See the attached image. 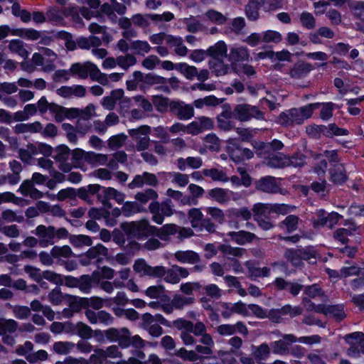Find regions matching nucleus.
<instances>
[{
	"label": "nucleus",
	"instance_id": "f257e3e1",
	"mask_svg": "<svg viewBox=\"0 0 364 364\" xmlns=\"http://www.w3.org/2000/svg\"><path fill=\"white\" fill-rule=\"evenodd\" d=\"M119 228L126 234L127 239H136L138 241L148 239L154 234V231L157 230V227L150 225L149 221L146 218L122 222Z\"/></svg>",
	"mask_w": 364,
	"mask_h": 364
},
{
	"label": "nucleus",
	"instance_id": "f03ea898",
	"mask_svg": "<svg viewBox=\"0 0 364 364\" xmlns=\"http://www.w3.org/2000/svg\"><path fill=\"white\" fill-rule=\"evenodd\" d=\"M318 103L309 104L300 109H291L281 113L277 119V123L282 126L289 127L294 124H301L305 119L312 115L313 111L318 108Z\"/></svg>",
	"mask_w": 364,
	"mask_h": 364
},
{
	"label": "nucleus",
	"instance_id": "7ed1b4c3",
	"mask_svg": "<svg viewBox=\"0 0 364 364\" xmlns=\"http://www.w3.org/2000/svg\"><path fill=\"white\" fill-rule=\"evenodd\" d=\"M35 234L40 238V245L43 247L48 245H53V239L56 237L58 239H65L69 235L68 230L65 228H60L56 230L53 226L46 227L43 225H39L36 227Z\"/></svg>",
	"mask_w": 364,
	"mask_h": 364
},
{
	"label": "nucleus",
	"instance_id": "20e7f679",
	"mask_svg": "<svg viewBox=\"0 0 364 364\" xmlns=\"http://www.w3.org/2000/svg\"><path fill=\"white\" fill-rule=\"evenodd\" d=\"M158 181H166L170 182H188V176L176 172L159 173L157 176L149 173L137 175L132 182H157Z\"/></svg>",
	"mask_w": 364,
	"mask_h": 364
},
{
	"label": "nucleus",
	"instance_id": "39448f33",
	"mask_svg": "<svg viewBox=\"0 0 364 364\" xmlns=\"http://www.w3.org/2000/svg\"><path fill=\"white\" fill-rule=\"evenodd\" d=\"M234 118L241 121L247 122L253 118L257 119H264L263 112L255 106L242 104L237 105L232 112Z\"/></svg>",
	"mask_w": 364,
	"mask_h": 364
},
{
	"label": "nucleus",
	"instance_id": "423d86ee",
	"mask_svg": "<svg viewBox=\"0 0 364 364\" xmlns=\"http://www.w3.org/2000/svg\"><path fill=\"white\" fill-rule=\"evenodd\" d=\"M70 71V73L81 79H85L88 76L92 78L93 75L98 73V67L89 61L83 63H76L71 65Z\"/></svg>",
	"mask_w": 364,
	"mask_h": 364
},
{
	"label": "nucleus",
	"instance_id": "0eeeda50",
	"mask_svg": "<svg viewBox=\"0 0 364 364\" xmlns=\"http://www.w3.org/2000/svg\"><path fill=\"white\" fill-rule=\"evenodd\" d=\"M227 151L235 161L250 159L253 156V153L250 149L240 148L234 139L228 141Z\"/></svg>",
	"mask_w": 364,
	"mask_h": 364
},
{
	"label": "nucleus",
	"instance_id": "6e6552de",
	"mask_svg": "<svg viewBox=\"0 0 364 364\" xmlns=\"http://www.w3.org/2000/svg\"><path fill=\"white\" fill-rule=\"evenodd\" d=\"M213 127V122L206 117L197 118L186 126V132L191 135H197Z\"/></svg>",
	"mask_w": 364,
	"mask_h": 364
},
{
	"label": "nucleus",
	"instance_id": "1a4fd4ad",
	"mask_svg": "<svg viewBox=\"0 0 364 364\" xmlns=\"http://www.w3.org/2000/svg\"><path fill=\"white\" fill-rule=\"evenodd\" d=\"M122 330L125 332L126 336L122 338V339L121 341V348L124 349L129 348V346H132L135 349H142L145 347L146 343H148L149 346H152L151 343L146 342L139 335L131 336V332L129 328L123 327Z\"/></svg>",
	"mask_w": 364,
	"mask_h": 364
},
{
	"label": "nucleus",
	"instance_id": "9d476101",
	"mask_svg": "<svg viewBox=\"0 0 364 364\" xmlns=\"http://www.w3.org/2000/svg\"><path fill=\"white\" fill-rule=\"evenodd\" d=\"M257 154L266 160L268 166L274 168H282L287 166L288 157L280 153H264L263 151L257 152Z\"/></svg>",
	"mask_w": 364,
	"mask_h": 364
},
{
	"label": "nucleus",
	"instance_id": "9b49d317",
	"mask_svg": "<svg viewBox=\"0 0 364 364\" xmlns=\"http://www.w3.org/2000/svg\"><path fill=\"white\" fill-rule=\"evenodd\" d=\"M273 284L277 291H283L288 289L289 292L294 296H297L304 287L302 284L288 282L282 277H276Z\"/></svg>",
	"mask_w": 364,
	"mask_h": 364
},
{
	"label": "nucleus",
	"instance_id": "f8f14e48",
	"mask_svg": "<svg viewBox=\"0 0 364 364\" xmlns=\"http://www.w3.org/2000/svg\"><path fill=\"white\" fill-rule=\"evenodd\" d=\"M171 112L176 114L180 119L187 120L194 115V110L191 105L183 102H172L171 104Z\"/></svg>",
	"mask_w": 364,
	"mask_h": 364
},
{
	"label": "nucleus",
	"instance_id": "ddd939ff",
	"mask_svg": "<svg viewBox=\"0 0 364 364\" xmlns=\"http://www.w3.org/2000/svg\"><path fill=\"white\" fill-rule=\"evenodd\" d=\"M53 159L60 162V169L64 172H68L71 170V166L68 164H64V162L68 159L70 153L69 149L65 145L58 146L55 149H53Z\"/></svg>",
	"mask_w": 364,
	"mask_h": 364
},
{
	"label": "nucleus",
	"instance_id": "4468645a",
	"mask_svg": "<svg viewBox=\"0 0 364 364\" xmlns=\"http://www.w3.org/2000/svg\"><path fill=\"white\" fill-rule=\"evenodd\" d=\"M250 53L247 47L241 46H234L231 47L229 53V60L232 63V66L237 65L238 62L247 61L249 60Z\"/></svg>",
	"mask_w": 364,
	"mask_h": 364
},
{
	"label": "nucleus",
	"instance_id": "2eb2a0df",
	"mask_svg": "<svg viewBox=\"0 0 364 364\" xmlns=\"http://www.w3.org/2000/svg\"><path fill=\"white\" fill-rule=\"evenodd\" d=\"M258 264L259 262L257 261L249 260L245 262L249 278L252 280L258 277H267L270 275L271 269L269 267H264L261 268L257 267Z\"/></svg>",
	"mask_w": 364,
	"mask_h": 364
},
{
	"label": "nucleus",
	"instance_id": "dca6fc26",
	"mask_svg": "<svg viewBox=\"0 0 364 364\" xmlns=\"http://www.w3.org/2000/svg\"><path fill=\"white\" fill-rule=\"evenodd\" d=\"M256 188L268 193L287 196L289 194L288 187H284V183H255Z\"/></svg>",
	"mask_w": 364,
	"mask_h": 364
},
{
	"label": "nucleus",
	"instance_id": "f3484780",
	"mask_svg": "<svg viewBox=\"0 0 364 364\" xmlns=\"http://www.w3.org/2000/svg\"><path fill=\"white\" fill-rule=\"evenodd\" d=\"M228 235L230 237L232 241L240 245L250 243L257 237L255 234L245 230L229 232Z\"/></svg>",
	"mask_w": 364,
	"mask_h": 364
},
{
	"label": "nucleus",
	"instance_id": "a211bd4d",
	"mask_svg": "<svg viewBox=\"0 0 364 364\" xmlns=\"http://www.w3.org/2000/svg\"><path fill=\"white\" fill-rule=\"evenodd\" d=\"M123 95L124 90L122 89L114 90L110 92L109 95L102 98L101 105L105 109L107 110H112L114 108L117 102L121 100Z\"/></svg>",
	"mask_w": 364,
	"mask_h": 364
},
{
	"label": "nucleus",
	"instance_id": "6ab92c4d",
	"mask_svg": "<svg viewBox=\"0 0 364 364\" xmlns=\"http://www.w3.org/2000/svg\"><path fill=\"white\" fill-rule=\"evenodd\" d=\"M227 45L223 41H219L213 46H210L208 50V54L212 57V60L223 59L227 56Z\"/></svg>",
	"mask_w": 364,
	"mask_h": 364
},
{
	"label": "nucleus",
	"instance_id": "aec40b11",
	"mask_svg": "<svg viewBox=\"0 0 364 364\" xmlns=\"http://www.w3.org/2000/svg\"><path fill=\"white\" fill-rule=\"evenodd\" d=\"M174 257L177 261L181 263L196 264L200 261L198 254L193 250H178Z\"/></svg>",
	"mask_w": 364,
	"mask_h": 364
},
{
	"label": "nucleus",
	"instance_id": "412c9836",
	"mask_svg": "<svg viewBox=\"0 0 364 364\" xmlns=\"http://www.w3.org/2000/svg\"><path fill=\"white\" fill-rule=\"evenodd\" d=\"M8 48L11 53H16L23 59H27L30 54L25 43L19 39L11 40L9 42Z\"/></svg>",
	"mask_w": 364,
	"mask_h": 364
},
{
	"label": "nucleus",
	"instance_id": "4be33fe9",
	"mask_svg": "<svg viewBox=\"0 0 364 364\" xmlns=\"http://www.w3.org/2000/svg\"><path fill=\"white\" fill-rule=\"evenodd\" d=\"M166 45L171 48H174L176 53L181 56H185L188 53V48L183 44V40L181 37L168 36L166 38Z\"/></svg>",
	"mask_w": 364,
	"mask_h": 364
},
{
	"label": "nucleus",
	"instance_id": "5701e85b",
	"mask_svg": "<svg viewBox=\"0 0 364 364\" xmlns=\"http://www.w3.org/2000/svg\"><path fill=\"white\" fill-rule=\"evenodd\" d=\"M65 296L68 298L67 301L73 311L79 312L81 309H87L89 307V304H87L88 298H79L70 294H65Z\"/></svg>",
	"mask_w": 364,
	"mask_h": 364
},
{
	"label": "nucleus",
	"instance_id": "b1692460",
	"mask_svg": "<svg viewBox=\"0 0 364 364\" xmlns=\"http://www.w3.org/2000/svg\"><path fill=\"white\" fill-rule=\"evenodd\" d=\"M166 79L160 75L152 73L144 75L142 73V84L140 85V90H145L146 87L158 84H165Z\"/></svg>",
	"mask_w": 364,
	"mask_h": 364
},
{
	"label": "nucleus",
	"instance_id": "393cba45",
	"mask_svg": "<svg viewBox=\"0 0 364 364\" xmlns=\"http://www.w3.org/2000/svg\"><path fill=\"white\" fill-rule=\"evenodd\" d=\"M12 36L28 41H36L41 38V33L33 28H17L12 31Z\"/></svg>",
	"mask_w": 364,
	"mask_h": 364
},
{
	"label": "nucleus",
	"instance_id": "a878e982",
	"mask_svg": "<svg viewBox=\"0 0 364 364\" xmlns=\"http://www.w3.org/2000/svg\"><path fill=\"white\" fill-rule=\"evenodd\" d=\"M31 61L33 65H31L28 62H22L21 63L22 70L27 72H32L34 70V67L41 66L44 70V65L46 63L44 62V57L41 53H34L33 54Z\"/></svg>",
	"mask_w": 364,
	"mask_h": 364
},
{
	"label": "nucleus",
	"instance_id": "bb28decb",
	"mask_svg": "<svg viewBox=\"0 0 364 364\" xmlns=\"http://www.w3.org/2000/svg\"><path fill=\"white\" fill-rule=\"evenodd\" d=\"M43 129L42 124L38 122L27 124H18L15 126L14 130L17 134L37 133Z\"/></svg>",
	"mask_w": 364,
	"mask_h": 364
},
{
	"label": "nucleus",
	"instance_id": "cd10ccee",
	"mask_svg": "<svg viewBox=\"0 0 364 364\" xmlns=\"http://www.w3.org/2000/svg\"><path fill=\"white\" fill-rule=\"evenodd\" d=\"M203 175L207 179H210L214 181L225 182L228 181V177L223 168H206L203 170Z\"/></svg>",
	"mask_w": 364,
	"mask_h": 364
},
{
	"label": "nucleus",
	"instance_id": "c85d7f7f",
	"mask_svg": "<svg viewBox=\"0 0 364 364\" xmlns=\"http://www.w3.org/2000/svg\"><path fill=\"white\" fill-rule=\"evenodd\" d=\"M232 113L229 109H225L218 117V127L223 130L228 131L234 127V124L232 122Z\"/></svg>",
	"mask_w": 364,
	"mask_h": 364
},
{
	"label": "nucleus",
	"instance_id": "c756f323",
	"mask_svg": "<svg viewBox=\"0 0 364 364\" xmlns=\"http://www.w3.org/2000/svg\"><path fill=\"white\" fill-rule=\"evenodd\" d=\"M328 316L332 317L336 321L341 322L347 315L344 311V305L339 304H328Z\"/></svg>",
	"mask_w": 364,
	"mask_h": 364
},
{
	"label": "nucleus",
	"instance_id": "7c9ffc66",
	"mask_svg": "<svg viewBox=\"0 0 364 364\" xmlns=\"http://www.w3.org/2000/svg\"><path fill=\"white\" fill-rule=\"evenodd\" d=\"M210 69L216 76H223L228 73L230 66L225 64L222 59L211 60L209 62Z\"/></svg>",
	"mask_w": 364,
	"mask_h": 364
},
{
	"label": "nucleus",
	"instance_id": "2f4dec72",
	"mask_svg": "<svg viewBox=\"0 0 364 364\" xmlns=\"http://www.w3.org/2000/svg\"><path fill=\"white\" fill-rule=\"evenodd\" d=\"M9 167L12 173H8L7 176L4 178V180L8 182H18L20 181L21 177L19 174L22 171L21 163L14 160L9 163Z\"/></svg>",
	"mask_w": 364,
	"mask_h": 364
},
{
	"label": "nucleus",
	"instance_id": "473e14b6",
	"mask_svg": "<svg viewBox=\"0 0 364 364\" xmlns=\"http://www.w3.org/2000/svg\"><path fill=\"white\" fill-rule=\"evenodd\" d=\"M122 329L123 328H116L112 327L105 330L106 339L109 342H118L119 346L121 348L122 338L126 336V333Z\"/></svg>",
	"mask_w": 364,
	"mask_h": 364
},
{
	"label": "nucleus",
	"instance_id": "72a5a7b5",
	"mask_svg": "<svg viewBox=\"0 0 364 364\" xmlns=\"http://www.w3.org/2000/svg\"><path fill=\"white\" fill-rule=\"evenodd\" d=\"M63 13L65 17L71 18L72 21L78 26H82V21L80 17V9L76 6L70 5L63 9Z\"/></svg>",
	"mask_w": 364,
	"mask_h": 364
},
{
	"label": "nucleus",
	"instance_id": "f704fd0d",
	"mask_svg": "<svg viewBox=\"0 0 364 364\" xmlns=\"http://www.w3.org/2000/svg\"><path fill=\"white\" fill-rule=\"evenodd\" d=\"M41 53L44 57V71H50L53 70L55 65L54 63L57 59V55L49 48H42Z\"/></svg>",
	"mask_w": 364,
	"mask_h": 364
},
{
	"label": "nucleus",
	"instance_id": "c9c22d12",
	"mask_svg": "<svg viewBox=\"0 0 364 364\" xmlns=\"http://www.w3.org/2000/svg\"><path fill=\"white\" fill-rule=\"evenodd\" d=\"M312 70V66L309 63H301L296 64L290 71V75L293 78H301L309 73Z\"/></svg>",
	"mask_w": 364,
	"mask_h": 364
},
{
	"label": "nucleus",
	"instance_id": "e433bc0d",
	"mask_svg": "<svg viewBox=\"0 0 364 364\" xmlns=\"http://www.w3.org/2000/svg\"><path fill=\"white\" fill-rule=\"evenodd\" d=\"M176 70L181 73L188 80L193 79L198 74V70L195 66L189 65L186 63L176 64Z\"/></svg>",
	"mask_w": 364,
	"mask_h": 364
},
{
	"label": "nucleus",
	"instance_id": "4c0bfd02",
	"mask_svg": "<svg viewBox=\"0 0 364 364\" xmlns=\"http://www.w3.org/2000/svg\"><path fill=\"white\" fill-rule=\"evenodd\" d=\"M128 132L132 139L136 142L144 137H149V134L151 132V127L147 125H143L136 129H129Z\"/></svg>",
	"mask_w": 364,
	"mask_h": 364
},
{
	"label": "nucleus",
	"instance_id": "58836bf2",
	"mask_svg": "<svg viewBox=\"0 0 364 364\" xmlns=\"http://www.w3.org/2000/svg\"><path fill=\"white\" fill-rule=\"evenodd\" d=\"M70 242L75 247H80L83 245L92 246V240L86 235H72L70 236Z\"/></svg>",
	"mask_w": 364,
	"mask_h": 364
},
{
	"label": "nucleus",
	"instance_id": "ea45409f",
	"mask_svg": "<svg viewBox=\"0 0 364 364\" xmlns=\"http://www.w3.org/2000/svg\"><path fill=\"white\" fill-rule=\"evenodd\" d=\"M87 162L94 166H103L107 164L108 156L103 154H97L93 151H87Z\"/></svg>",
	"mask_w": 364,
	"mask_h": 364
},
{
	"label": "nucleus",
	"instance_id": "a19ab883",
	"mask_svg": "<svg viewBox=\"0 0 364 364\" xmlns=\"http://www.w3.org/2000/svg\"><path fill=\"white\" fill-rule=\"evenodd\" d=\"M141 84H142V73L140 71H134L126 82L127 89L130 91L140 89Z\"/></svg>",
	"mask_w": 364,
	"mask_h": 364
},
{
	"label": "nucleus",
	"instance_id": "79ce46f5",
	"mask_svg": "<svg viewBox=\"0 0 364 364\" xmlns=\"http://www.w3.org/2000/svg\"><path fill=\"white\" fill-rule=\"evenodd\" d=\"M152 103L156 107V110L160 112H165L168 110V107L171 108V102L167 97L162 95H154L152 97Z\"/></svg>",
	"mask_w": 364,
	"mask_h": 364
},
{
	"label": "nucleus",
	"instance_id": "37998d69",
	"mask_svg": "<svg viewBox=\"0 0 364 364\" xmlns=\"http://www.w3.org/2000/svg\"><path fill=\"white\" fill-rule=\"evenodd\" d=\"M284 257L294 266L298 267L301 263L300 247L287 248L284 252Z\"/></svg>",
	"mask_w": 364,
	"mask_h": 364
},
{
	"label": "nucleus",
	"instance_id": "c03bdc74",
	"mask_svg": "<svg viewBox=\"0 0 364 364\" xmlns=\"http://www.w3.org/2000/svg\"><path fill=\"white\" fill-rule=\"evenodd\" d=\"M122 214L125 217H130L135 213H141L142 208L135 201H127L122 208Z\"/></svg>",
	"mask_w": 364,
	"mask_h": 364
},
{
	"label": "nucleus",
	"instance_id": "a18cd8bd",
	"mask_svg": "<svg viewBox=\"0 0 364 364\" xmlns=\"http://www.w3.org/2000/svg\"><path fill=\"white\" fill-rule=\"evenodd\" d=\"M254 147L257 150V152L263 151L264 153H269V149L272 148L274 150H279L283 147V144L277 139L272 141L271 144H264L263 142H255Z\"/></svg>",
	"mask_w": 364,
	"mask_h": 364
},
{
	"label": "nucleus",
	"instance_id": "49530a36",
	"mask_svg": "<svg viewBox=\"0 0 364 364\" xmlns=\"http://www.w3.org/2000/svg\"><path fill=\"white\" fill-rule=\"evenodd\" d=\"M75 343L70 341H57L53 344V350L59 355H67L75 347Z\"/></svg>",
	"mask_w": 364,
	"mask_h": 364
},
{
	"label": "nucleus",
	"instance_id": "de8ad7c7",
	"mask_svg": "<svg viewBox=\"0 0 364 364\" xmlns=\"http://www.w3.org/2000/svg\"><path fill=\"white\" fill-rule=\"evenodd\" d=\"M130 48L138 55H144L151 50V46L146 41H134L131 42Z\"/></svg>",
	"mask_w": 364,
	"mask_h": 364
},
{
	"label": "nucleus",
	"instance_id": "09e8293b",
	"mask_svg": "<svg viewBox=\"0 0 364 364\" xmlns=\"http://www.w3.org/2000/svg\"><path fill=\"white\" fill-rule=\"evenodd\" d=\"M90 247L85 253L92 259L97 258L98 256L107 257L108 255V249L101 243Z\"/></svg>",
	"mask_w": 364,
	"mask_h": 364
},
{
	"label": "nucleus",
	"instance_id": "8fccbe9b",
	"mask_svg": "<svg viewBox=\"0 0 364 364\" xmlns=\"http://www.w3.org/2000/svg\"><path fill=\"white\" fill-rule=\"evenodd\" d=\"M75 334L82 339L88 340L93 337V330L85 323L78 321Z\"/></svg>",
	"mask_w": 364,
	"mask_h": 364
},
{
	"label": "nucleus",
	"instance_id": "3c124183",
	"mask_svg": "<svg viewBox=\"0 0 364 364\" xmlns=\"http://www.w3.org/2000/svg\"><path fill=\"white\" fill-rule=\"evenodd\" d=\"M128 242L124 244L121 249L123 250L129 257H133L135 253L142 248V245L136 239H127Z\"/></svg>",
	"mask_w": 364,
	"mask_h": 364
},
{
	"label": "nucleus",
	"instance_id": "603ef678",
	"mask_svg": "<svg viewBox=\"0 0 364 364\" xmlns=\"http://www.w3.org/2000/svg\"><path fill=\"white\" fill-rule=\"evenodd\" d=\"M50 255L53 258H68L73 255V251L68 245L54 246L50 250Z\"/></svg>",
	"mask_w": 364,
	"mask_h": 364
},
{
	"label": "nucleus",
	"instance_id": "864d4df0",
	"mask_svg": "<svg viewBox=\"0 0 364 364\" xmlns=\"http://www.w3.org/2000/svg\"><path fill=\"white\" fill-rule=\"evenodd\" d=\"M204 16L205 19L217 25L223 24L227 20V18L223 14L212 9L208 11Z\"/></svg>",
	"mask_w": 364,
	"mask_h": 364
},
{
	"label": "nucleus",
	"instance_id": "5fc2aeb1",
	"mask_svg": "<svg viewBox=\"0 0 364 364\" xmlns=\"http://www.w3.org/2000/svg\"><path fill=\"white\" fill-rule=\"evenodd\" d=\"M33 146V144L29 143L25 148L20 149L18 151V156L19 159L27 164H31L33 161V158L35 156H37L34 151H31V146Z\"/></svg>",
	"mask_w": 364,
	"mask_h": 364
},
{
	"label": "nucleus",
	"instance_id": "6e6d98bb",
	"mask_svg": "<svg viewBox=\"0 0 364 364\" xmlns=\"http://www.w3.org/2000/svg\"><path fill=\"white\" fill-rule=\"evenodd\" d=\"M31 149V151H34L37 155L41 154L46 157L51 156L53 152V149L51 146L42 142L34 143Z\"/></svg>",
	"mask_w": 364,
	"mask_h": 364
},
{
	"label": "nucleus",
	"instance_id": "4d7b16f0",
	"mask_svg": "<svg viewBox=\"0 0 364 364\" xmlns=\"http://www.w3.org/2000/svg\"><path fill=\"white\" fill-rule=\"evenodd\" d=\"M218 250L224 255L234 257H241L245 251V250L242 247H232L226 244H220L218 245Z\"/></svg>",
	"mask_w": 364,
	"mask_h": 364
},
{
	"label": "nucleus",
	"instance_id": "13d9d810",
	"mask_svg": "<svg viewBox=\"0 0 364 364\" xmlns=\"http://www.w3.org/2000/svg\"><path fill=\"white\" fill-rule=\"evenodd\" d=\"M77 288L85 294H89L92 287V278L89 274H82L78 279Z\"/></svg>",
	"mask_w": 364,
	"mask_h": 364
},
{
	"label": "nucleus",
	"instance_id": "bf43d9fd",
	"mask_svg": "<svg viewBox=\"0 0 364 364\" xmlns=\"http://www.w3.org/2000/svg\"><path fill=\"white\" fill-rule=\"evenodd\" d=\"M270 207L271 204H265L262 203L255 204L252 208L255 220L256 218H260L262 216H266L270 214Z\"/></svg>",
	"mask_w": 364,
	"mask_h": 364
},
{
	"label": "nucleus",
	"instance_id": "052dcab7",
	"mask_svg": "<svg viewBox=\"0 0 364 364\" xmlns=\"http://www.w3.org/2000/svg\"><path fill=\"white\" fill-rule=\"evenodd\" d=\"M46 16L48 19L53 21L56 24L62 25L63 23V17L65 16L63 10L60 11L55 6L50 8L46 12Z\"/></svg>",
	"mask_w": 364,
	"mask_h": 364
},
{
	"label": "nucleus",
	"instance_id": "680f3d73",
	"mask_svg": "<svg viewBox=\"0 0 364 364\" xmlns=\"http://www.w3.org/2000/svg\"><path fill=\"white\" fill-rule=\"evenodd\" d=\"M176 355L183 360L196 362L200 359V356L193 350H188L185 348H181L176 352Z\"/></svg>",
	"mask_w": 364,
	"mask_h": 364
},
{
	"label": "nucleus",
	"instance_id": "e2e57ef3",
	"mask_svg": "<svg viewBox=\"0 0 364 364\" xmlns=\"http://www.w3.org/2000/svg\"><path fill=\"white\" fill-rule=\"evenodd\" d=\"M158 193L153 189H147L145 192H139L135 195V198L141 203H146L150 200L157 198Z\"/></svg>",
	"mask_w": 364,
	"mask_h": 364
},
{
	"label": "nucleus",
	"instance_id": "0e129e2a",
	"mask_svg": "<svg viewBox=\"0 0 364 364\" xmlns=\"http://www.w3.org/2000/svg\"><path fill=\"white\" fill-rule=\"evenodd\" d=\"M299 217L295 215H289L281 223L282 225H284L289 233L295 231L298 228Z\"/></svg>",
	"mask_w": 364,
	"mask_h": 364
},
{
	"label": "nucleus",
	"instance_id": "69168bd1",
	"mask_svg": "<svg viewBox=\"0 0 364 364\" xmlns=\"http://www.w3.org/2000/svg\"><path fill=\"white\" fill-rule=\"evenodd\" d=\"M282 41V35L276 31L268 30L262 33V41L269 43H278Z\"/></svg>",
	"mask_w": 364,
	"mask_h": 364
},
{
	"label": "nucleus",
	"instance_id": "338daca9",
	"mask_svg": "<svg viewBox=\"0 0 364 364\" xmlns=\"http://www.w3.org/2000/svg\"><path fill=\"white\" fill-rule=\"evenodd\" d=\"M56 198L59 201H63L66 199L70 200H75L76 199V189L74 188H67L61 189L58 191Z\"/></svg>",
	"mask_w": 364,
	"mask_h": 364
},
{
	"label": "nucleus",
	"instance_id": "774afa93",
	"mask_svg": "<svg viewBox=\"0 0 364 364\" xmlns=\"http://www.w3.org/2000/svg\"><path fill=\"white\" fill-rule=\"evenodd\" d=\"M304 294L309 298L314 299L323 294V291L318 284H313L304 287Z\"/></svg>",
	"mask_w": 364,
	"mask_h": 364
}]
</instances>
